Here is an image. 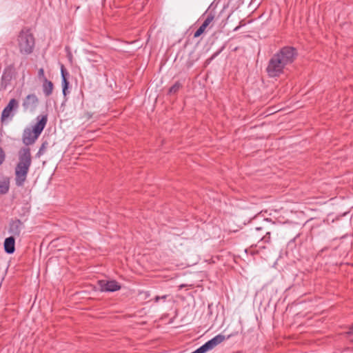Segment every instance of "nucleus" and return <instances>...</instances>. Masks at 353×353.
Returning <instances> with one entry per match:
<instances>
[{
    "label": "nucleus",
    "instance_id": "obj_1",
    "mask_svg": "<svg viewBox=\"0 0 353 353\" xmlns=\"http://www.w3.org/2000/svg\"><path fill=\"white\" fill-rule=\"evenodd\" d=\"M19 161L14 168L15 184L18 187L23 186L26 182L30 168L32 164L30 150L22 148L18 153Z\"/></svg>",
    "mask_w": 353,
    "mask_h": 353
},
{
    "label": "nucleus",
    "instance_id": "obj_2",
    "mask_svg": "<svg viewBox=\"0 0 353 353\" xmlns=\"http://www.w3.org/2000/svg\"><path fill=\"white\" fill-rule=\"evenodd\" d=\"M17 46L19 52L23 54H29L32 52L34 47V38L28 30H22L17 38Z\"/></svg>",
    "mask_w": 353,
    "mask_h": 353
},
{
    "label": "nucleus",
    "instance_id": "obj_3",
    "mask_svg": "<svg viewBox=\"0 0 353 353\" xmlns=\"http://www.w3.org/2000/svg\"><path fill=\"white\" fill-rule=\"evenodd\" d=\"M297 52L293 47L285 46L273 55L285 68L296 59Z\"/></svg>",
    "mask_w": 353,
    "mask_h": 353
},
{
    "label": "nucleus",
    "instance_id": "obj_4",
    "mask_svg": "<svg viewBox=\"0 0 353 353\" xmlns=\"http://www.w3.org/2000/svg\"><path fill=\"white\" fill-rule=\"evenodd\" d=\"M285 69V68L272 56L268 62L266 71L270 77H275L283 74Z\"/></svg>",
    "mask_w": 353,
    "mask_h": 353
},
{
    "label": "nucleus",
    "instance_id": "obj_5",
    "mask_svg": "<svg viewBox=\"0 0 353 353\" xmlns=\"http://www.w3.org/2000/svg\"><path fill=\"white\" fill-rule=\"evenodd\" d=\"M98 285L103 292H114L121 289V285L114 280H100Z\"/></svg>",
    "mask_w": 353,
    "mask_h": 353
},
{
    "label": "nucleus",
    "instance_id": "obj_6",
    "mask_svg": "<svg viewBox=\"0 0 353 353\" xmlns=\"http://www.w3.org/2000/svg\"><path fill=\"white\" fill-rule=\"evenodd\" d=\"M18 106L19 102L15 99H10L8 104L5 107L2 112L1 117V121L4 122L6 119L13 117V112L17 109Z\"/></svg>",
    "mask_w": 353,
    "mask_h": 353
},
{
    "label": "nucleus",
    "instance_id": "obj_7",
    "mask_svg": "<svg viewBox=\"0 0 353 353\" xmlns=\"http://www.w3.org/2000/svg\"><path fill=\"white\" fill-rule=\"evenodd\" d=\"M39 103V99L34 94H28L22 103L25 110L33 112L37 108Z\"/></svg>",
    "mask_w": 353,
    "mask_h": 353
},
{
    "label": "nucleus",
    "instance_id": "obj_8",
    "mask_svg": "<svg viewBox=\"0 0 353 353\" xmlns=\"http://www.w3.org/2000/svg\"><path fill=\"white\" fill-rule=\"evenodd\" d=\"M39 137V135L34 134V131L32 128H27L23 133V143L26 145H31L35 142Z\"/></svg>",
    "mask_w": 353,
    "mask_h": 353
},
{
    "label": "nucleus",
    "instance_id": "obj_9",
    "mask_svg": "<svg viewBox=\"0 0 353 353\" xmlns=\"http://www.w3.org/2000/svg\"><path fill=\"white\" fill-rule=\"evenodd\" d=\"M37 120V123L32 129L34 131V134L39 136L46 125L48 118L46 115H41L38 116Z\"/></svg>",
    "mask_w": 353,
    "mask_h": 353
},
{
    "label": "nucleus",
    "instance_id": "obj_10",
    "mask_svg": "<svg viewBox=\"0 0 353 353\" xmlns=\"http://www.w3.org/2000/svg\"><path fill=\"white\" fill-rule=\"evenodd\" d=\"M214 18V17L213 14H208L202 25L194 32V37L195 38L200 37L205 31L206 28L212 23Z\"/></svg>",
    "mask_w": 353,
    "mask_h": 353
},
{
    "label": "nucleus",
    "instance_id": "obj_11",
    "mask_svg": "<svg viewBox=\"0 0 353 353\" xmlns=\"http://www.w3.org/2000/svg\"><path fill=\"white\" fill-rule=\"evenodd\" d=\"M10 178L6 176H0V194H6L10 190Z\"/></svg>",
    "mask_w": 353,
    "mask_h": 353
},
{
    "label": "nucleus",
    "instance_id": "obj_12",
    "mask_svg": "<svg viewBox=\"0 0 353 353\" xmlns=\"http://www.w3.org/2000/svg\"><path fill=\"white\" fill-rule=\"evenodd\" d=\"M61 77H62V88H63V94L64 96L67 94V90L68 89L69 82L67 79V77L69 75L68 72H67L65 70L63 65H61Z\"/></svg>",
    "mask_w": 353,
    "mask_h": 353
},
{
    "label": "nucleus",
    "instance_id": "obj_13",
    "mask_svg": "<svg viewBox=\"0 0 353 353\" xmlns=\"http://www.w3.org/2000/svg\"><path fill=\"white\" fill-rule=\"evenodd\" d=\"M14 239L12 236L6 238L4 241L5 251L8 254H12L14 252Z\"/></svg>",
    "mask_w": 353,
    "mask_h": 353
},
{
    "label": "nucleus",
    "instance_id": "obj_14",
    "mask_svg": "<svg viewBox=\"0 0 353 353\" xmlns=\"http://www.w3.org/2000/svg\"><path fill=\"white\" fill-rule=\"evenodd\" d=\"M42 82H43L42 88H43V94L46 97H49L50 95H51L52 94V92H53V89H54L53 83L52 81H50L48 79H44V81Z\"/></svg>",
    "mask_w": 353,
    "mask_h": 353
},
{
    "label": "nucleus",
    "instance_id": "obj_15",
    "mask_svg": "<svg viewBox=\"0 0 353 353\" xmlns=\"http://www.w3.org/2000/svg\"><path fill=\"white\" fill-rule=\"evenodd\" d=\"M181 87V85L180 83L176 82L175 83L169 90V92L170 94H175L179 91L180 88Z\"/></svg>",
    "mask_w": 353,
    "mask_h": 353
},
{
    "label": "nucleus",
    "instance_id": "obj_16",
    "mask_svg": "<svg viewBox=\"0 0 353 353\" xmlns=\"http://www.w3.org/2000/svg\"><path fill=\"white\" fill-rule=\"evenodd\" d=\"M38 77L41 81H43L44 79H47V78L46 77L45 74H44V70L43 68H40L39 70Z\"/></svg>",
    "mask_w": 353,
    "mask_h": 353
},
{
    "label": "nucleus",
    "instance_id": "obj_17",
    "mask_svg": "<svg viewBox=\"0 0 353 353\" xmlns=\"http://www.w3.org/2000/svg\"><path fill=\"white\" fill-rule=\"evenodd\" d=\"M5 160V152L3 149L0 147V165L3 163Z\"/></svg>",
    "mask_w": 353,
    "mask_h": 353
},
{
    "label": "nucleus",
    "instance_id": "obj_18",
    "mask_svg": "<svg viewBox=\"0 0 353 353\" xmlns=\"http://www.w3.org/2000/svg\"><path fill=\"white\" fill-rule=\"evenodd\" d=\"M21 225V222L20 221L17 220L13 223V224L12 225V228H13L14 226H16V228H18Z\"/></svg>",
    "mask_w": 353,
    "mask_h": 353
},
{
    "label": "nucleus",
    "instance_id": "obj_19",
    "mask_svg": "<svg viewBox=\"0 0 353 353\" xmlns=\"http://www.w3.org/2000/svg\"><path fill=\"white\" fill-rule=\"evenodd\" d=\"M270 232L266 233V236H263L262 240H263L265 242H269L270 241Z\"/></svg>",
    "mask_w": 353,
    "mask_h": 353
},
{
    "label": "nucleus",
    "instance_id": "obj_20",
    "mask_svg": "<svg viewBox=\"0 0 353 353\" xmlns=\"http://www.w3.org/2000/svg\"><path fill=\"white\" fill-rule=\"evenodd\" d=\"M46 145H47V143H43L42 144V145H41V148L39 150V152H43L46 148Z\"/></svg>",
    "mask_w": 353,
    "mask_h": 353
},
{
    "label": "nucleus",
    "instance_id": "obj_21",
    "mask_svg": "<svg viewBox=\"0 0 353 353\" xmlns=\"http://www.w3.org/2000/svg\"><path fill=\"white\" fill-rule=\"evenodd\" d=\"M161 299L160 296H157L155 297V302H158Z\"/></svg>",
    "mask_w": 353,
    "mask_h": 353
},
{
    "label": "nucleus",
    "instance_id": "obj_22",
    "mask_svg": "<svg viewBox=\"0 0 353 353\" xmlns=\"http://www.w3.org/2000/svg\"><path fill=\"white\" fill-rule=\"evenodd\" d=\"M349 334H353V325L350 328V331L348 332Z\"/></svg>",
    "mask_w": 353,
    "mask_h": 353
},
{
    "label": "nucleus",
    "instance_id": "obj_23",
    "mask_svg": "<svg viewBox=\"0 0 353 353\" xmlns=\"http://www.w3.org/2000/svg\"><path fill=\"white\" fill-rule=\"evenodd\" d=\"M166 295H164V296H160L161 299H165L166 298Z\"/></svg>",
    "mask_w": 353,
    "mask_h": 353
}]
</instances>
